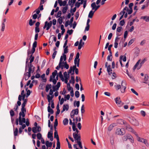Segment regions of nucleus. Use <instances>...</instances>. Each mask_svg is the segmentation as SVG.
Segmentation results:
<instances>
[{
	"mask_svg": "<svg viewBox=\"0 0 149 149\" xmlns=\"http://www.w3.org/2000/svg\"><path fill=\"white\" fill-rule=\"evenodd\" d=\"M63 48V55L61 56L58 65L56 68V69L57 70H59L60 68L62 70L65 68V42L64 44Z\"/></svg>",
	"mask_w": 149,
	"mask_h": 149,
	"instance_id": "f257e3e1",
	"label": "nucleus"
},
{
	"mask_svg": "<svg viewBox=\"0 0 149 149\" xmlns=\"http://www.w3.org/2000/svg\"><path fill=\"white\" fill-rule=\"evenodd\" d=\"M114 87L116 90H118L121 88V91L122 93H124L126 88V84L125 82L122 81L121 82V86L120 85H115Z\"/></svg>",
	"mask_w": 149,
	"mask_h": 149,
	"instance_id": "f03ea898",
	"label": "nucleus"
},
{
	"mask_svg": "<svg viewBox=\"0 0 149 149\" xmlns=\"http://www.w3.org/2000/svg\"><path fill=\"white\" fill-rule=\"evenodd\" d=\"M33 69V70H31V68H30L28 69V72L25 73L24 74V78L26 80L28 79L29 78L31 77V73H32L34 72Z\"/></svg>",
	"mask_w": 149,
	"mask_h": 149,
	"instance_id": "7ed1b4c3",
	"label": "nucleus"
},
{
	"mask_svg": "<svg viewBox=\"0 0 149 149\" xmlns=\"http://www.w3.org/2000/svg\"><path fill=\"white\" fill-rule=\"evenodd\" d=\"M32 54H31L29 56V59L30 60V64H29V68H31V70H33V69L34 70L35 69V67L31 63L33 61L34 59V57L32 56Z\"/></svg>",
	"mask_w": 149,
	"mask_h": 149,
	"instance_id": "20e7f679",
	"label": "nucleus"
},
{
	"mask_svg": "<svg viewBox=\"0 0 149 149\" xmlns=\"http://www.w3.org/2000/svg\"><path fill=\"white\" fill-rule=\"evenodd\" d=\"M116 133L118 135H123L125 134V132L124 128H118L116 130Z\"/></svg>",
	"mask_w": 149,
	"mask_h": 149,
	"instance_id": "39448f33",
	"label": "nucleus"
},
{
	"mask_svg": "<svg viewBox=\"0 0 149 149\" xmlns=\"http://www.w3.org/2000/svg\"><path fill=\"white\" fill-rule=\"evenodd\" d=\"M115 101L116 103L118 105V106L120 107L123 105V103L122 102L120 97H117L115 99Z\"/></svg>",
	"mask_w": 149,
	"mask_h": 149,
	"instance_id": "423d86ee",
	"label": "nucleus"
},
{
	"mask_svg": "<svg viewBox=\"0 0 149 149\" xmlns=\"http://www.w3.org/2000/svg\"><path fill=\"white\" fill-rule=\"evenodd\" d=\"M91 6L92 8V9L93 10H95V12L100 7V5L96 6L95 2L91 4Z\"/></svg>",
	"mask_w": 149,
	"mask_h": 149,
	"instance_id": "0eeeda50",
	"label": "nucleus"
},
{
	"mask_svg": "<svg viewBox=\"0 0 149 149\" xmlns=\"http://www.w3.org/2000/svg\"><path fill=\"white\" fill-rule=\"evenodd\" d=\"M130 121L131 123L134 125L138 126L139 125V122L135 118L131 119Z\"/></svg>",
	"mask_w": 149,
	"mask_h": 149,
	"instance_id": "6e6552de",
	"label": "nucleus"
},
{
	"mask_svg": "<svg viewBox=\"0 0 149 149\" xmlns=\"http://www.w3.org/2000/svg\"><path fill=\"white\" fill-rule=\"evenodd\" d=\"M74 138L75 140L77 141V142L78 141H81V136L80 134L77 135L75 134L74 135H73Z\"/></svg>",
	"mask_w": 149,
	"mask_h": 149,
	"instance_id": "1a4fd4ad",
	"label": "nucleus"
},
{
	"mask_svg": "<svg viewBox=\"0 0 149 149\" xmlns=\"http://www.w3.org/2000/svg\"><path fill=\"white\" fill-rule=\"evenodd\" d=\"M54 97V95H52V96H50L49 95H47V99L48 100V102H49V104L48 105H50L51 102H52V101H53L52 100V98Z\"/></svg>",
	"mask_w": 149,
	"mask_h": 149,
	"instance_id": "9d476101",
	"label": "nucleus"
},
{
	"mask_svg": "<svg viewBox=\"0 0 149 149\" xmlns=\"http://www.w3.org/2000/svg\"><path fill=\"white\" fill-rule=\"evenodd\" d=\"M77 65H75L73 66H71L70 67V69L68 71V73L69 74H70L72 72V70H75L76 69H77Z\"/></svg>",
	"mask_w": 149,
	"mask_h": 149,
	"instance_id": "9b49d317",
	"label": "nucleus"
},
{
	"mask_svg": "<svg viewBox=\"0 0 149 149\" xmlns=\"http://www.w3.org/2000/svg\"><path fill=\"white\" fill-rule=\"evenodd\" d=\"M29 60H30L29 56H28V57L26 59V65H25V72L26 70L27 67L29 68V64H30V62L29 63H28V62Z\"/></svg>",
	"mask_w": 149,
	"mask_h": 149,
	"instance_id": "f8f14e48",
	"label": "nucleus"
},
{
	"mask_svg": "<svg viewBox=\"0 0 149 149\" xmlns=\"http://www.w3.org/2000/svg\"><path fill=\"white\" fill-rule=\"evenodd\" d=\"M132 136L130 134H127L125 135L123 137V139L124 141H127V139H129L130 138H132Z\"/></svg>",
	"mask_w": 149,
	"mask_h": 149,
	"instance_id": "ddd939ff",
	"label": "nucleus"
},
{
	"mask_svg": "<svg viewBox=\"0 0 149 149\" xmlns=\"http://www.w3.org/2000/svg\"><path fill=\"white\" fill-rule=\"evenodd\" d=\"M116 125V124L115 123H113L111 124L108 128V130L109 131H111L113 127Z\"/></svg>",
	"mask_w": 149,
	"mask_h": 149,
	"instance_id": "4468645a",
	"label": "nucleus"
},
{
	"mask_svg": "<svg viewBox=\"0 0 149 149\" xmlns=\"http://www.w3.org/2000/svg\"><path fill=\"white\" fill-rule=\"evenodd\" d=\"M120 38L116 37L115 39L114 43V47L116 48H117L118 47V42Z\"/></svg>",
	"mask_w": 149,
	"mask_h": 149,
	"instance_id": "2eb2a0df",
	"label": "nucleus"
},
{
	"mask_svg": "<svg viewBox=\"0 0 149 149\" xmlns=\"http://www.w3.org/2000/svg\"><path fill=\"white\" fill-rule=\"evenodd\" d=\"M49 81L50 82L52 81L54 84H55L57 82L55 78H53L52 76H50Z\"/></svg>",
	"mask_w": 149,
	"mask_h": 149,
	"instance_id": "dca6fc26",
	"label": "nucleus"
},
{
	"mask_svg": "<svg viewBox=\"0 0 149 149\" xmlns=\"http://www.w3.org/2000/svg\"><path fill=\"white\" fill-rule=\"evenodd\" d=\"M52 86L51 84H47L46 86L45 91L46 92H48L49 89H51Z\"/></svg>",
	"mask_w": 149,
	"mask_h": 149,
	"instance_id": "f3484780",
	"label": "nucleus"
},
{
	"mask_svg": "<svg viewBox=\"0 0 149 149\" xmlns=\"http://www.w3.org/2000/svg\"><path fill=\"white\" fill-rule=\"evenodd\" d=\"M58 2L60 6H65V0L62 1L61 0H58Z\"/></svg>",
	"mask_w": 149,
	"mask_h": 149,
	"instance_id": "a211bd4d",
	"label": "nucleus"
},
{
	"mask_svg": "<svg viewBox=\"0 0 149 149\" xmlns=\"http://www.w3.org/2000/svg\"><path fill=\"white\" fill-rule=\"evenodd\" d=\"M45 144L47 148H51L52 146V143L51 142H49L48 141H46Z\"/></svg>",
	"mask_w": 149,
	"mask_h": 149,
	"instance_id": "6ab92c4d",
	"label": "nucleus"
},
{
	"mask_svg": "<svg viewBox=\"0 0 149 149\" xmlns=\"http://www.w3.org/2000/svg\"><path fill=\"white\" fill-rule=\"evenodd\" d=\"M19 125H22V123H25L26 122V119L24 118H21L20 121V119H19Z\"/></svg>",
	"mask_w": 149,
	"mask_h": 149,
	"instance_id": "aec40b11",
	"label": "nucleus"
},
{
	"mask_svg": "<svg viewBox=\"0 0 149 149\" xmlns=\"http://www.w3.org/2000/svg\"><path fill=\"white\" fill-rule=\"evenodd\" d=\"M59 77L60 78H61V80L63 81H64L65 82V79H64L63 78V76L62 74V72L61 71H60L59 73Z\"/></svg>",
	"mask_w": 149,
	"mask_h": 149,
	"instance_id": "412c9836",
	"label": "nucleus"
},
{
	"mask_svg": "<svg viewBox=\"0 0 149 149\" xmlns=\"http://www.w3.org/2000/svg\"><path fill=\"white\" fill-rule=\"evenodd\" d=\"M72 113L74 114V115H77L79 113V109H76L73 110L71 112Z\"/></svg>",
	"mask_w": 149,
	"mask_h": 149,
	"instance_id": "4be33fe9",
	"label": "nucleus"
},
{
	"mask_svg": "<svg viewBox=\"0 0 149 149\" xmlns=\"http://www.w3.org/2000/svg\"><path fill=\"white\" fill-rule=\"evenodd\" d=\"M111 69V65H109L107 68V71L108 73V74L109 75H111L112 73V72H110V70Z\"/></svg>",
	"mask_w": 149,
	"mask_h": 149,
	"instance_id": "5701e85b",
	"label": "nucleus"
},
{
	"mask_svg": "<svg viewBox=\"0 0 149 149\" xmlns=\"http://www.w3.org/2000/svg\"><path fill=\"white\" fill-rule=\"evenodd\" d=\"M47 110L49 113L51 114H52L54 113V111L53 109L51 108L50 105H48L47 107Z\"/></svg>",
	"mask_w": 149,
	"mask_h": 149,
	"instance_id": "b1692460",
	"label": "nucleus"
},
{
	"mask_svg": "<svg viewBox=\"0 0 149 149\" xmlns=\"http://www.w3.org/2000/svg\"><path fill=\"white\" fill-rule=\"evenodd\" d=\"M141 19L145 20L146 22H148L149 21V16H142L141 17Z\"/></svg>",
	"mask_w": 149,
	"mask_h": 149,
	"instance_id": "393cba45",
	"label": "nucleus"
},
{
	"mask_svg": "<svg viewBox=\"0 0 149 149\" xmlns=\"http://www.w3.org/2000/svg\"><path fill=\"white\" fill-rule=\"evenodd\" d=\"M54 138H56L57 141L59 140L57 131L55 130V132H54Z\"/></svg>",
	"mask_w": 149,
	"mask_h": 149,
	"instance_id": "a878e982",
	"label": "nucleus"
},
{
	"mask_svg": "<svg viewBox=\"0 0 149 149\" xmlns=\"http://www.w3.org/2000/svg\"><path fill=\"white\" fill-rule=\"evenodd\" d=\"M95 12L94 11H93L92 10L90 11L88 15V17L90 18H92L93 17Z\"/></svg>",
	"mask_w": 149,
	"mask_h": 149,
	"instance_id": "bb28decb",
	"label": "nucleus"
},
{
	"mask_svg": "<svg viewBox=\"0 0 149 149\" xmlns=\"http://www.w3.org/2000/svg\"><path fill=\"white\" fill-rule=\"evenodd\" d=\"M80 59H74V63L75 65H77V66L78 67H79Z\"/></svg>",
	"mask_w": 149,
	"mask_h": 149,
	"instance_id": "cd10ccee",
	"label": "nucleus"
},
{
	"mask_svg": "<svg viewBox=\"0 0 149 149\" xmlns=\"http://www.w3.org/2000/svg\"><path fill=\"white\" fill-rule=\"evenodd\" d=\"M136 136V137L137 138V139L138 141H139L141 142H142V143L143 142V141H144V139H145L139 137V136L138 134H137V136Z\"/></svg>",
	"mask_w": 149,
	"mask_h": 149,
	"instance_id": "c85d7f7f",
	"label": "nucleus"
},
{
	"mask_svg": "<svg viewBox=\"0 0 149 149\" xmlns=\"http://www.w3.org/2000/svg\"><path fill=\"white\" fill-rule=\"evenodd\" d=\"M25 114L24 113H19V119H20V121L21 120V118H22H22H24L25 116Z\"/></svg>",
	"mask_w": 149,
	"mask_h": 149,
	"instance_id": "c756f323",
	"label": "nucleus"
},
{
	"mask_svg": "<svg viewBox=\"0 0 149 149\" xmlns=\"http://www.w3.org/2000/svg\"><path fill=\"white\" fill-rule=\"evenodd\" d=\"M53 136V131L51 130L47 134V137L48 138L52 137Z\"/></svg>",
	"mask_w": 149,
	"mask_h": 149,
	"instance_id": "7c9ffc66",
	"label": "nucleus"
},
{
	"mask_svg": "<svg viewBox=\"0 0 149 149\" xmlns=\"http://www.w3.org/2000/svg\"><path fill=\"white\" fill-rule=\"evenodd\" d=\"M70 83L74 84L75 82L74 78V77L71 76V79L69 81Z\"/></svg>",
	"mask_w": 149,
	"mask_h": 149,
	"instance_id": "2f4dec72",
	"label": "nucleus"
},
{
	"mask_svg": "<svg viewBox=\"0 0 149 149\" xmlns=\"http://www.w3.org/2000/svg\"><path fill=\"white\" fill-rule=\"evenodd\" d=\"M129 131L133 133L134 134L135 136H137V133L132 129V127L129 129V130H128Z\"/></svg>",
	"mask_w": 149,
	"mask_h": 149,
	"instance_id": "473e14b6",
	"label": "nucleus"
},
{
	"mask_svg": "<svg viewBox=\"0 0 149 149\" xmlns=\"http://www.w3.org/2000/svg\"><path fill=\"white\" fill-rule=\"evenodd\" d=\"M36 136L37 139L38 140H40L42 138V135L40 133H38L36 135Z\"/></svg>",
	"mask_w": 149,
	"mask_h": 149,
	"instance_id": "72a5a7b5",
	"label": "nucleus"
},
{
	"mask_svg": "<svg viewBox=\"0 0 149 149\" xmlns=\"http://www.w3.org/2000/svg\"><path fill=\"white\" fill-rule=\"evenodd\" d=\"M57 74V71L56 70H55L54 72L52 73V75L50 76H52V78H54L56 76Z\"/></svg>",
	"mask_w": 149,
	"mask_h": 149,
	"instance_id": "f704fd0d",
	"label": "nucleus"
},
{
	"mask_svg": "<svg viewBox=\"0 0 149 149\" xmlns=\"http://www.w3.org/2000/svg\"><path fill=\"white\" fill-rule=\"evenodd\" d=\"M117 123L120 124H124L125 123L123 120L122 119H119L117 120Z\"/></svg>",
	"mask_w": 149,
	"mask_h": 149,
	"instance_id": "c9c22d12",
	"label": "nucleus"
},
{
	"mask_svg": "<svg viewBox=\"0 0 149 149\" xmlns=\"http://www.w3.org/2000/svg\"><path fill=\"white\" fill-rule=\"evenodd\" d=\"M57 146L56 149H60V144L59 140L57 141Z\"/></svg>",
	"mask_w": 149,
	"mask_h": 149,
	"instance_id": "e433bc0d",
	"label": "nucleus"
},
{
	"mask_svg": "<svg viewBox=\"0 0 149 149\" xmlns=\"http://www.w3.org/2000/svg\"><path fill=\"white\" fill-rule=\"evenodd\" d=\"M32 131L34 133H36L38 132L37 127H33L32 128Z\"/></svg>",
	"mask_w": 149,
	"mask_h": 149,
	"instance_id": "4c0bfd02",
	"label": "nucleus"
},
{
	"mask_svg": "<svg viewBox=\"0 0 149 149\" xmlns=\"http://www.w3.org/2000/svg\"><path fill=\"white\" fill-rule=\"evenodd\" d=\"M127 11L128 14H130L132 13L133 10L132 9H129L127 7V9L126 10Z\"/></svg>",
	"mask_w": 149,
	"mask_h": 149,
	"instance_id": "58836bf2",
	"label": "nucleus"
},
{
	"mask_svg": "<svg viewBox=\"0 0 149 149\" xmlns=\"http://www.w3.org/2000/svg\"><path fill=\"white\" fill-rule=\"evenodd\" d=\"M26 112V109L25 108V107H22V108L21 109V112L19 113H23Z\"/></svg>",
	"mask_w": 149,
	"mask_h": 149,
	"instance_id": "ea45409f",
	"label": "nucleus"
},
{
	"mask_svg": "<svg viewBox=\"0 0 149 149\" xmlns=\"http://www.w3.org/2000/svg\"><path fill=\"white\" fill-rule=\"evenodd\" d=\"M127 6L125 7V8L123 9V11H121L120 13V14L122 15L123 14V13H124V14L125 13V11L127 9Z\"/></svg>",
	"mask_w": 149,
	"mask_h": 149,
	"instance_id": "a19ab883",
	"label": "nucleus"
},
{
	"mask_svg": "<svg viewBox=\"0 0 149 149\" xmlns=\"http://www.w3.org/2000/svg\"><path fill=\"white\" fill-rule=\"evenodd\" d=\"M72 128L74 131H75L76 129H77V128H76L75 124L74 122L73 123H72Z\"/></svg>",
	"mask_w": 149,
	"mask_h": 149,
	"instance_id": "79ce46f5",
	"label": "nucleus"
},
{
	"mask_svg": "<svg viewBox=\"0 0 149 149\" xmlns=\"http://www.w3.org/2000/svg\"><path fill=\"white\" fill-rule=\"evenodd\" d=\"M123 56L122 55H121L120 56V60H119V61L120 63V64L121 65V66L122 67H123L124 66V65H123V64L122 62V59L123 58Z\"/></svg>",
	"mask_w": 149,
	"mask_h": 149,
	"instance_id": "37998d69",
	"label": "nucleus"
},
{
	"mask_svg": "<svg viewBox=\"0 0 149 149\" xmlns=\"http://www.w3.org/2000/svg\"><path fill=\"white\" fill-rule=\"evenodd\" d=\"M73 31L72 29L70 30L68 29V31H67V34H69V35H71Z\"/></svg>",
	"mask_w": 149,
	"mask_h": 149,
	"instance_id": "c03bdc74",
	"label": "nucleus"
},
{
	"mask_svg": "<svg viewBox=\"0 0 149 149\" xmlns=\"http://www.w3.org/2000/svg\"><path fill=\"white\" fill-rule=\"evenodd\" d=\"M5 28V23L3 22H2L1 24V31H3L4 30V29Z\"/></svg>",
	"mask_w": 149,
	"mask_h": 149,
	"instance_id": "a18cd8bd",
	"label": "nucleus"
},
{
	"mask_svg": "<svg viewBox=\"0 0 149 149\" xmlns=\"http://www.w3.org/2000/svg\"><path fill=\"white\" fill-rule=\"evenodd\" d=\"M10 113L11 117H13L14 116L15 113L13 110H11L10 111Z\"/></svg>",
	"mask_w": 149,
	"mask_h": 149,
	"instance_id": "49530a36",
	"label": "nucleus"
},
{
	"mask_svg": "<svg viewBox=\"0 0 149 149\" xmlns=\"http://www.w3.org/2000/svg\"><path fill=\"white\" fill-rule=\"evenodd\" d=\"M47 26L49 27H50L52 25V21H50L49 22V23H48L47 22V23L46 24Z\"/></svg>",
	"mask_w": 149,
	"mask_h": 149,
	"instance_id": "de8ad7c7",
	"label": "nucleus"
},
{
	"mask_svg": "<svg viewBox=\"0 0 149 149\" xmlns=\"http://www.w3.org/2000/svg\"><path fill=\"white\" fill-rule=\"evenodd\" d=\"M76 102V105L77 107H78L79 106L80 104V102L79 101H75L74 103V106H75V103Z\"/></svg>",
	"mask_w": 149,
	"mask_h": 149,
	"instance_id": "09e8293b",
	"label": "nucleus"
},
{
	"mask_svg": "<svg viewBox=\"0 0 149 149\" xmlns=\"http://www.w3.org/2000/svg\"><path fill=\"white\" fill-rule=\"evenodd\" d=\"M75 95L76 97H79V92L77 91H76L75 93Z\"/></svg>",
	"mask_w": 149,
	"mask_h": 149,
	"instance_id": "8fccbe9b",
	"label": "nucleus"
},
{
	"mask_svg": "<svg viewBox=\"0 0 149 149\" xmlns=\"http://www.w3.org/2000/svg\"><path fill=\"white\" fill-rule=\"evenodd\" d=\"M18 132V130L17 128H16L15 130L14 131V136H17V133Z\"/></svg>",
	"mask_w": 149,
	"mask_h": 149,
	"instance_id": "3c124183",
	"label": "nucleus"
},
{
	"mask_svg": "<svg viewBox=\"0 0 149 149\" xmlns=\"http://www.w3.org/2000/svg\"><path fill=\"white\" fill-rule=\"evenodd\" d=\"M24 101L22 103L21 105V107H25V105H26L27 102V100H23Z\"/></svg>",
	"mask_w": 149,
	"mask_h": 149,
	"instance_id": "603ef678",
	"label": "nucleus"
},
{
	"mask_svg": "<svg viewBox=\"0 0 149 149\" xmlns=\"http://www.w3.org/2000/svg\"><path fill=\"white\" fill-rule=\"evenodd\" d=\"M145 60H143L141 62V63H140V66L137 68V69L138 70H139V69L141 67V66L143 64V63H144L145 62Z\"/></svg>",
	"mask_w": 149,
	"mask_h": 149,
	"instance_id": "864d4df0",
	"label": "nucleus"
},
{
	"mask_svg": "<svg viewBox=\"0 0 149 149\" xmlns=\"http://www.w3.org/2000/svg\"><path fill=\"white\" fill-rule=\"evenodd\" d=\"M53 90L54 92L55 91H56L58 90V89L57 88V87H56L55 85L53 86H52Z\"/></svg>",
	"mask_w": 149,
	"mask_h": 149,
	"instance_id": "5fc2aeb1",
	"label": "nucleus"
},
{
	"mask_svg": "<svg viewBox=\"0 0 149 149\" xmlns=\"http://www.w3.org/2000/svg\"><path fill=\"white\" fill-rule=\"evenodd\" d=\"M35 33H38L40 31V29L38 27H35Z\"/></svg>",
	"mask_w": 149,
	"mask_h": 149,
	"instance_id": "6e6d98bb",
	"label": "nucleus"
},
{
	"mask_svg": "<svg viewBox=\"0 0 149 149\" xmlns=\"http://www.w3.org/2000/svg\"><path fill=\"white\" fill-rule=\"evenodd\" d=\"M84 104H83V105H82L81 107V113L82 114L84 113L85 112V110L84 109Z\"/></svg>",
	"mask_w": 149,
	"mask_h": 149,
	"instance_id": "4d7b16f0",
	"label": "nucleus"
},
{
	"mask_svg": "<svg viewBox=\"0 0 149 149\" xmlns=\"http://www.w3.org/2000/svg\"><path fill=\"white\" fill-rule=\"evenodd\" d=\"M61 15V11H58L57 13L56 16L57 18L59 17Z\"/></svg>",
	"mask_w": 149,
	"mask_h": 149,
	"instance_id": "13d9d810",
	"label": "nucleus"
},
{
	"mask_svg": "<svg viewBox=\"0 0 149 149\" xmlns=\"http://www.w3.org/2000/svg\"><path fill=\"white\" fill-rule=\"evenodd\" d=\"M58 22L59 24H62V19L61 17H59L58 19Z\"/></svg>",
	"mask_w": 149,
	"mask_h": 149,
	"instance_id": "bf43d9fd",
	"label": "nucleus"
},
{
	"mask_svg": "<svg viewBox=\"0 0 149 149\" xmlns=\"http://www.w3.org/2000/svg\"><path fill=\"white\" fill-rule=\"evenodd\" d=\"M131 91H132V92L134 94H135L136 95H138V94L137 93V92H136L134 90L133 88H131Z\"/></svg>",
	"mask_w": 149,
	"mask_h": 149,
	"instance_id": "052dcab7",
	"label": "nucleus"
},
{
	"mask_svg": "<svg viewBox=\"0 0 149 149\" xmlns=\"http://www.w3.org/2000/svg\"><path fill=\"white\" fill-rule=\"evenodd\" d=\"M74 55V53H72L70 54V56L69 59V61L70 62L72 59Z\"/></svg>",
	"mask_w": 149,
	"mask_h": 149,
	"instance_id": "680f3d73",
	"label": "nucleus"
},
{
	"mask_svg": "<svg viewBox=\"0 0 149 149\" xmlns=\"http://www.w3.org/2000/svg\"><path fill=\"white\" fill-rule=\"evenodd\" d=\"M37 42L36 41H35L33 43L32 48H35L36 47Z\"/></svg>",
	"mask_w": 149,
	"mask_h": 149,
	"instance_id": "e2e57ef3",
	"label": "nucleus"
},
{
	"mask_svg": "<svg viewBox=\"0 0 149 149\" xmlns=\"http://www.w3.org/2000/svg\"><path fill=\"white\" fill-rule=\"evenodd\" d=\"M125 22L124 20L123 19L120 21V24L121 26H123L125 24Z\"/></svg>",
	"mask_w": 149,
	"mask_h": 149,
	"instance_id": "0e129e2a",
	"label": "nucleus"
},
{
	"mask_svg": "<svg viewBox=\"0 0 149 149\" xmlns=\"http://www.w3.org/2000/svg\"><path fill=\"white\" fill-rule=\"evenodd\" d=\"M78 144L79 145V147L81 148H83L81 144V143L80 141H78L77 142Z\"/></svg>",
	"mask_w": 149,
	"mask_h": 149,
	"instance_id": "69168bd1",
	"label": "nucleus"
},
{
	"mask_svg": "<svg viewBox=\"0 0 149 149\" xmlns=\"http://www.w3.org/2000/svg\"><path fill=\"white\" fill-rule=\"evenodd\" d=\"M148 77H149L148 76L147 74H145V75L144 78V80L145 81H148Z\"/></svg>",
	"mask_w": 149,
	"mask_h": 149,
	"instance_id": "338daca9",
	"label": "nucleus"
},
{
	"mask_svg": "<svg viewBox=\"0 0 149 149\" xmlns=\"http://www.w3.org/2000/svg\"><path fill=\"white\" fill-rule=\"evenodd\" d=\"M134 40L133 39H131L129 42L128 43V45H131L134 42Z\"/></svg>",
	"mask_w": 149,
	"mask_h": 149,
	"instance_id": "774afa93",
	"label": "nucleus"
}]
</instances>
